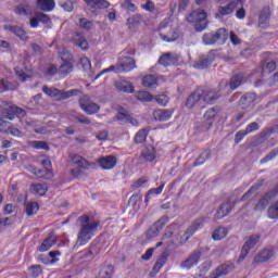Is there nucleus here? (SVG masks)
Here are the masks:
<instances>
[{
	"mask_svg": "<svg viewBox=\"0 0 278 278\" xmlns=\"http://www.w3.org/2000/svg\"><path fill=\"white\" fill-rule=\"evenodd\" d=\"M78 223V233L77 240L75 243V249H79V247H86L90 240H92L97 229H99V220L90 219V216L83 215L77 218Z\"/></svg>",
	"mask_w": 278,
	"mask_h": 278,
	"instance_id": "1",
	"label": "nucleus"
},
{
	"mask_svg": "<svg viewBox=\"0 0 278 278\" xmlns=\"http://www.w3.org/2000/svg\"><path fill=\"white\" fill-rule=\"evenodd\" d=\"M16 116H25V110L16 106L7 104L2 111V115L0 117V131L8 134V121H14Z\"/></svg>",
	"mask_w": 278,
	"mask_h": 278,
	"instance_id": "2",
	"label": "nucleus"
},
{
	"mask_svg": "<svg viewBox=\"0 0 278 278\" xmlns=\"http://www.w3.org/2000/svg\"><path fill=\"white\" fill-rule=\"evenodd\" d=\"M134 68H136V60L131 56H124L122 58L121 64L112 65L109 68L103 70L94 77V79H99L104 73H129L134 71Z\"/></svg>",
	"mask_w": 278,
	"mask_h": 278,
	"instance_id": "3",
	"label": "nucleus"
},
{
	"mask_svg": "<svg viewBox=\"0 0 278 278\" xmlns=\"http://www.w3.org/2000/svg\"><path fill=\"white\" fill-rule=\"evenodd\" d=\"M188 23L193 25L195 31L207 29V13L205 10H194L187 16Z\"/></svg>",
	"mask_w": 278,
	"mask_h": 278,
	"instance_id": "4",
	"label": "nucleus"
},
{
	"mask_svg": "<svg viewBox=\"0 0 278 278\" xmlns=\"http://www.w3.org/2000/svg\"><path fill=\"white\" fill-rule=\"evenodd\" d=\"M42 92H45L50 99H54V101H66V99H71V97H77L79 90L72 89L68 91H64L54 87L43 86Z\"/></svg>",
	"mask_w": 278,
	"mask_h": 278,
	"instance_id": "5",
	"label": "nucleus"
},
{
	"mask_svg": "<svg viewBox=\"0 0 278 278\" xmlns=\"http://www.w3.org/2000/svg\"><path fill=\"white\" fill-rule=\"evenodd\" d=\"M229 38V30L227 28H219L215 34L214 33H206L203 35L202 40L204 45H225L227 39Z\"/></svg>",
	"mask_w": 278,
	"mask_h": 278,
	"instance_id": "6",
	"label": "nucleus"
},
{
	"mask_svg": "<svg viewBox=\"0 0 278 278\" xmlns=\"http://www.w3.org/2000/svg\"><path fill=\"white\" fill-rule=\"evenodd\" d=\"M60 58L62 60V64L59 67V74L60 75H71L73 73V54L68 52L67 50H62L60 52Z\"/></svg>",
	"mask_w": 278,
	"mask_h": 278,
	"instance_id": "7",
	"label": "nucleus"
},
{
	"mask_svg": "<svg viewBox=\"0 0 278 278\" xmlns=\"http://www.w3.org/2000/svg\"><path fill=\"white\" fill-rule=\"evenodd\" d=\"M186 108L189 110H201L205 108V105H203V89H197L188 97Z\"/></svg>",
	"mask_w": 278,
	"mask_h": 278,
	"instance_id": "8",
	"label": "nucleus"
},
{
	"mask_svg": "<svg viewBox=\"0 0 278 278\" xmlns=\"http://www.w3.org/2000/svg\"><path fill=\"white\" fill-rule=\"evenodd\" d=\"M260 235H252L248 239H245V242L241 249V253L238 258L239 264L240 262H244L251 249H255L257 242H260Z\"/></svg>",
	"mask_w": 278,
	"mask_h": 278,
	"instance_id": "9",
	"label": "nucleus"
},
{
	"mask_svg": "<svg viewBox=\"0 0 278 278\" xmlns=\"http://www.w3.org/2000/svg\"><path fill=\"white\" fill-rule=\"evenodd\" d=\"M79 106L85 112V114H88L89 116H92V114H97L101 106L99 104L90 101V96H83L79 99Z\"/></svg>",
	"mask_w": 278,
	"mask_h": 278,
	"instance_id": "10",
	"label": "nucleus"
},
{
	"mask_svg": "<svg viewBox=\"0 0 278 278\" xmlns=\"http://www.w3.org/2000/svg\"><path fill=\"white\" fill-rule=\"evenodd\" d=\"M203 252L201 250H194L185 261L180 263V268L184 270H190L194 268L201 262V256Z\"/></svg>",
	"mask_w": 278,
	"mask_h": 278,
	"instance_id": "11",
	"label": "nucleus"
},
{
	"mask_svg": "<svg viewBox=\"0 0 278 278\" xmlns=\"http://www.w3.org/2000/svg\"><path fill=\"white\" fill-rule=\"evenodd\" d=\"M277 254V250L273 247H267L261 250L254 257L255 264H264V262H269Z\"/></svg>",
	"mask_w": 278,
	"mask_h": 278,
	"instance_id": "12",
	"label": "nucleus"
},
{
	"mask_svg": "<svg viewBox=\"0 0 278 278\" xmlns=\"http://www.w3.org/2000/svg\"><path fill=\"white\" fill-rule=\"evenodd\" d=\"M203 225H205V218L204 217H200V218L195 219L187 228L186 232L182 235L184 242H188V240H190V238L193 237L194 233H197V231H199V229H201V227H203Z\"/></svg>",
	"mask_w": 278,
	"mask_h": 278,
	"instance_id": "13",
	"label": "nucleus"
},
{
	"mask_svg": "<svg viewBox=\"0 0 278 278\" xmlns=\"http://www.w3.org/2000/svg\"><path fill=\"white\" fill-rule=\"evenodd\" d=\"M236 206V202L228 200L226 203L222 204L219 210L215 214V220H220V218H225L231 210Z\"/></svg>",
	"mask_w": 278,
	"mask_h": 278,
	"instance_id": "14",
	"label": "nucleus"
},
{
	"mask_svg": "<svg viewBox=\"0 0 278 278\" xmlns=\"http://www.w3.org/2000/svg\"><path fill=\"white\" fill-rule=\"evenodd\" d=\"M168 223V217H162L161 219H159L153 227H151L148 230V236L149 238H155L156 236H159L160 231L162 229H164L165 225Z\"/></svg>",
	"mask_w": 278,
	"mask_h": 278,
	"instance_id": "15",
	"label": "nucleus"
},
{
	"mask_svg": "<svg viewBox=\"0 0 278 278\" xmlns=\"http://www.w3.org/2000/svg\"><path fill=\"white\" fill-rule=\"evenodd\" d=\"M98 164L103 170H112L116 166V157L113 155L102 156L98 159Z\"/></svg>",
	"mask_w": 278,
	"mask_h": 278,
	"instance_id": "16",
	"label": "nucleus"
},
{
	"mask_svg": "<svg viewBox=\"0 0 278 278\" xmlns=\"http://www.w3.org/2000/svg\"><path fill=\"white\" fill-rule=\"evenodd\" d=\"M157 62L161 66H173V64L179 62V59L177 58V54L167 52L161 55Z\"/></svg>",
	"mask_w": 278,
	"mask_h": 278,
	"instance_id": "17",
	"label": "nucleus"
},
{
	"mask_svg": "<svg viewBox=\"0 0 278 278\" xmlns=\"http://www.w3.org/2000/svg\"><path fill=\"white\" fill-rule=\"evenodd\" d=\"M244 0H233L227 5L218 8V14L220 16H229V14H233L236 8H238V3H242Z\"/></svg>",
	"mask_w": 278,
	"mask_h": 278,
	"instance_id": "18",
	"label": "nucleus"
},
{
	"mask_svg": "<svg viewBox=\"0 0 278 278\" xmlns=\"http://www.w3.org/2000/svg\"><path fill=\"white\" fill-rule=\"evenodd\" d=\"M141 23H142V15L135 14L127 18L126 25H127L129 31L136 33V31H138Z\"/></svg>",
	"mask_w": 278,
	"mask_h": 278,
	"instance_id": "19",
	"label": "nucleus"
},
{
	"mask_svg": "<svg viewBox=\"0 0 278 278\" xmlns=\"http://www.w3.org/2000/svg\"><path fill=\"white\" fill-rule=\"evenodd\" d=\"M168 262V254L162 253L159 258L156 260V263L154 264L152 271L150 273V277H155L162 268H164V265Z\"/></svg>",
	"mask_w": 278,
	"mask_h": 278,
	"instance_id": "20",
	"label": "nucleus"
},
{
	"mask_svg": "<svg viewBox=\"0 0 278 278\" xmlns=\"http://www.w3.org/2000/svg\"><path fill=\"white\" fill-rule=\"evenodd\" d=\"M170 116H173V111L159 109L153 112L154 121H159L164 123L166 121H170Z\"/></svg>",
	"mask_w": 278,
	"mask_h": 278,
	"instance_id": "21",
	"label": "nucleus"
},
{
	"mask_svg": "<svg viewBox=\"0 0 278 278\" xmlns=\"http://www.w3.org/2000/svg\"><path fill=\"white\" fill-rule=\"evenodd\" d=\"M91 10H108L110 2L108 0H84Z\"/></svg>",
	"mask_w": 278,
	"mask_h": 278,
	"instance_id": "22",
	"label": "nucleus"
},
{
	"mask_svg": "<svg viewBox=\"0 0 278 278\" xmlns=\"http://www.w3.org/2000/svg\"><path fill=\"white\" fill-rule=\"evenodd\" d=\"M36 5L41 12H53L55 10V0H37Z\"/></svg>",
	"mask_w": 278,
	"mask_h": 278,
	"instance_id": "23",
	"label": "nucleus"
},
{
	"mask_svg": "<svg viewBox=\"0 0 278 278\" xmlns=\"http://www.w3.org/2000/svg\"><path fill=\"white\" fill-rule=\"evenodd\" d=\"M55 242H58V238L53 235H50L42 241L38 251H40V253H45L46 251H49V249H51V247H53Z\"/></svg>",
	"mask_w": 278,
	"mask_h": 278,
	"instance_id": "24",
	"label": "nucleus"
},
{
	"mask_svg": "<svg viewBox=\"0 0 278 278\" xmlns=\"http://www.w3.org/2000/svg\"><path fill=\"white\" fill-rule=\"evenodd\" d=\"M214 62V52H210L205 58L200 59L195 64H194V68H207V66H210V64H212Z\"/></svg>",
	"mask_w": 278,
	"mask_h": 278,
	"instance_id": "25",
	"label": "nucleus"
},
{
	"mask_svg": "<svg viewBox=\"0 0 278 278\" xmlns=\"http://www.w3.org/2000/svg\"><path fill=\"white\" fill-rule=\"evenodd\" d=\"M70 157H71V161L73 162V164H76V166H79V168L86 169L89 166H92V164H90V162H88L86 159H84L79 154H71Z\"/></svg>",
	"mask_w": 278,
	"mask_h": 278,
	"instance_id": "26",
	"label": "nucleus"
},
{
	"mask_svg": "<svg viewBox=\"0 0 278 278\" xmlns=\"http://www.w3.org/2000/svg\"><path fill=\"white\" fill-rule=\"evenodd\" d=\"M4 29L7 31H11V34H14L20 38V40H27V33L23 30V28L18 26H12V25H4Z\"/></svg>",
	"mask_w": 278,
	"mask_h": 278,
	"instance_id": "27",
	"label": "nucleus"
},
{
	"mask_svg": "<svg viewBox=\"0 0 278 278\" xmlns=\"http://www.w3.org/2000/svg\"><path fill=\"white\" fill-rule=\"evenodd\" d=\"M155 148L153 146L146 147L141 152V157L144 162H153L155 160Z\"/></svg>",
	"mask_w": 278,
	"mask_h": 278,
	"instance_id": "28",
	"label": "nucleus"
},
{
	"mask_svg": "<svg viewBox=\"0 0 278 278\" xmlns=\"http://www.w3.org/2000/svg\"><path fill=\"white\" fill-rule=\"evenodd\" d=\"M220 98V94L216 90H203L202 100L203 103H215L217 99Z\"/></svg>",
	"mask_w": 278,
	"mask_h": 278,
	"instance_id": "29",
	"label": "nucleus"
},
{
	"mask_svg": "<svg viewBox=\"0 0 278 278\" xmlns=\"http://www.w3.org/2000/svg\"><path fill=\"white\" fill-rule=\"evenodd\" d=\"M30 173H33V175H35V177H38L39 179H51V177H53V173L51 172V169H38L36 167H33L30 169Z\"/></svg>",
	"mask_w": 278,
	"mask_h": 278,
	"instance_id": "30",
	"label": "nucleus"
},
{
	"mask_svg": "<svg viewBox=\"0 0 278 278\" xmlns=\"http://www.w3.org/2000/svg\"><path fill=\"white\" fill-rule=\"evenodd\" d=\"M256 99L257 96L255 93H245L241 97L240 104L243 105V108H251Z\"/></svg>",
	"mask_w": 278,
	"mask_h": 278,
	"instance_id": "31",
	"label": "nucleus"
},
{
	"mask_svg": "<svg viewBox=\"0 0 278 278\" xmlns=\"http://www.w3.org/2000/svg\"><path fill=\"white\" fill-rule=\"evenodd\" d=\"M262 186H264V179H260L257 180L256 184H254L241 198V201H247V199H249L251 197V194L257 192V190H260V188H262Z\"/></svg>",
	"mask_w": 278,
	"mask_h": 278,
	"instance_id": "32",
	"label": "nucleus"
},
{
	"mask_svg": "<svg viewBox=\"0 0 278 278\" xmlns=\"http://www.w3.org/2000/svg\"><path fill=\"white\" fill-rule=\"evenodd\" d=\"M74 43L76 45V47H79V49H81L83 51H88L89 49V45H88V40L86 39V37L77 34L74 37Z\"/></svg>",
	"mask_w": 278,
	"mask_h": 278,
	"instance_id": "33",
	"label": "nucleus"
},
{
	"mask_svg": "<svg viewBox=\"0 0 278 278\" xmlns=\"http://www.w3.org/2000/svg\"><path fill=\"white\" fill-rule=\"evenodd\" d=\"M142 86L144 88H157V78L151 74L146 75L142 78Z\"/></svg>",
	"mask_w": 278,
	"mask_h": 278,
	"instance_id": "34",
	"label": "nucleus"
},
{
	"mask_svg": "<svg viewBox=\"0 0 278 278\" xmlns=\"http://www.w3.org/2000/svg\"><path fill=\"white\" fill-rule=\"evenodd\" d=\"M30 190L35 194H39V197H45V194H47V190H49V187L47 184H36L30 186Z\"/></svg>",
	"mask_w": 278,
	"mask_h": 278,
	"instance_id": "35",
	"label": "nucleus"
},
{
	"mask_svg": "<svg viewBox=\"0 0 278 278\" xmlns=\"http://www.w3.org/2000/svg\"><path fill=\"white\" fill-rule=\"evenodd\" d=\"M113 275H114V267L112 265H105L100 268V271L97 278H112Z\"/></svg>",
	"mask_w": 278,
	"mask_h": 278,
	"instance_id": "36",
	"label": "nucleus"
},
{
	"mask_svg": "<svg viewBox=\"0 0 278 278\" xmlns=\"http://www.w3.org/2000/svg\"><path fill=\"white\" fill-rule=\"evenodd\" d=\"M242 79H244L243 74H237L232 76L229 81L230 89L236 90L237 88H240V86L242 85Z\"/></svg>",
	"mask_w": 278,
	"mask_h": 278,
	"instance_id": "37",
	"label": "nucleus"
},
{
	"mask_svg": "<svg viewBox=\"0 0 278 278\" xmlns=\"http://www.w3.org/2000/svg\"><path fill=\"white\" fill-rule=\"evenodd\" d=\"M116 88L121 92H128V93L134 92V85L129 81H125V80L119 81L116 84Z\"/></svg>",
	"mask_w": 278,
	"mask_h": 278,
	"instance_id": "38",
	"label": "nucleus"
},
{
	"mask_svg": "<svg viewBox=\"0 0 278 278\" xmlns=\"http://www.w3.org/2000/svg\"><path fill=\"white\" fill-rule=\"evenodd\" d=\"M15 12L20 16H27V14H29V12H31V5H29V3H27V2L21 3L16 7Z\"/></svg>",
	"mask_w": 278,
	"mask_h": 278,
	"instance_id": "39",
	"label": "nucleus"
},
{
	"mask_svg": "<svg viewBox=\"0 0 278 278\" xmlns=\"http://www.w3.org/2000/svg\"><path fill=\"white\" fill-rule=\"evenodd\" d=\"M78 26L80 29H84L85 31H90V29L94 28V23L86 17H81L78 21Z\"/></svg>",
	"mask_w": 278,
	"mask_h": 278,
	"instance_id": "40",
	"label": "nucleus"
},
{
	"mask_svg": "<svg viewBox=\"0 0 278 278\" xmlns=\"http://www.w3.org/2000/svg\"><path fill=\"white\" fill-rule=\"evenodd\" d=\"M164 190V184L161 185L157 188H152L148 191V193L146 194V203H149V201H151V197H157L159 194H162V191Z\"/></svg>",
	"mask_w": 278,
	"mask_h": 278,
	"instance_id": "41",
	"label": "nucleus"
},
{
	"mask_svg": "<svg viewBox=\"0 0 278 278\" xmlns=\"http://www.w3.org/2000/svg\"><path fill=\"white\" fill-rule=\"evenodd\" d=\"M211 153L210 150H205L203 151L199 157L195 160V162L193 163L194 166H202V164H205V162H207V160H210Z\"/></svg>",
	"mask_w": 278,
	"mask_h": 278,
	"instance_id": "42",
	"label": "nucleus"
},
{
	"mask_svg": "<svg viewBox=\"0 0 278 278\" xmlns=\"http://www.w3.org/2000/svg\"><path fill=\"white\" fill-rule=\"evenodd\" d=\"M213 240H223L224 238H227V229L224 227H219L214 230L212 235Z\"/></svg>",
	"mask_w": 278,
	"mask_h": 278,
	"instance_id": "43",
	"label": "nucleus"
},
{
	"mask_svg": "<svg viewBox=\"0 0 278 278\" xmlns=\"http://www.w3.org/2000/svg\"><path fill=\"white\" fill-rule=\"evenodd\" d=\"M38 210H40V206L37 202H28L26 203V214L27 216H34V214L38 213Z\"/></svg>",
	"mask_w": 278,
	"mask_h": 278,
	"instance_id": "44",
	"label": "nucleus"
},
{
	"mask_svg": "<svg viewBox=\"0 0 278 278\" xmlns=\"http://www.w3.org/2000/svg\"><path fill=\"white\" fill-rule=\"evenodd\" d=\"M147 136H149V129H140L135 136L136 144H142L147 140Z\"/></svg>",
	"mask_w": 278,
	"mask_h": 278,
	"instance_id": "45",
	"label": "nucleus"
},
{
	"mask_svg": "<svg viewBox=\"0 0 278 278\" xmlns=\"http://www.w3.org/2000/svg\"><path fill=\"white\" fill-rule=\"evenodd\" d=\"M180 36L181 33H179L177 29H174L172 36L161 35V39L164 40V42H175L176 40H179Z\"/></svg>",
	"mask_w": 278,
	"mask_h": 278,
	"instance_id": "46",
	"label": "nucleus"
},
{
	"mask_svg": "<svg viewBox=\"0 0 278 278\" xmlns=\"http://www.w3.org/2000/svg\"><path fill=\"white\" fill-rule=\"evenodd\" d=\"M267 216L271 220H278V200L274 205L269 206L267 211Z\"/></svg>",
	"mask_w": 278,
	"mask_h": 278,
	"instance_id": "47",
	"label": "nucleus"
},
{
	"mask_svg": "<svg viewBox=\"0 0 278 278\" xmlns=\"http://www.w3.org/2000/svg\"><path fill=\"white\" fill-rule=\"evenodd\" d=\"M29 147H31V149L49 151V144L47 141H30Z\"/></svg>",
	"mask_w": 278,
	"mask_h": 278,
	"instance_id": "48",
	"label": "nucleus"
},
{
	"mask_svg": "<svg viewBox=\"0 0 278 278\" xmlns=\"http://www.w3.org/2000/svg\"><path fill=\"white\" fill-rule=\"evenodd\" d=\"M138 101L150 102L153 101V96L149 91H139L136 94Z\"/></svg>",
	"mask_w": 278,
	"mask_h": 278,
	"instance_id": "49",
	"label": "nucleus"
},
{
	"mask_svg": "<svg viewBox=\"0 0 278 278\" xmlns=\"http://www.w3.org/2000/svg\"><path fill=\"white\" fill-rule=\"evenodd\" d=\"M15 74L21 79V81H27V79H31V73H27L18 67L15 68Z\"/></svg>",
	"mask_w": 278,
	"mask_h": 278,
	"instance_id": "50",
	"label": "nucleus"
},
{
	"mask_svg": "<svg viewBox=\"0 0 278 278\" xmlns=\"http://www.w3.org/2000/svg\"><path fill=\"white\" fill-rule=\"evenodd\" d=\"M76 123H80L81 125H90V118L86 117L81 113H76L73 115Z\"/></svg>",
	"mask_w": 278,
	"mask_h": 278,
	"instance_id": "51",
	"label": "nucleus"
},
{
	"mask_svg": "<svg viewBox=\"0 0 278 278\" xmlns=\"http://www.w3.org/2000/svg\"><path fill=\"white\" fill-rule=\"evenodd\" d=\"M216 114H218V110L216 108H211L204 113L205 121H213L216 118Z\"/></svg>",
	"mask_w": 278,
	"mask_h": 278,
	"instance_id": "52",
	"label": "nucleus"
},
{
	"mask_svg": "<svg viewBox=\"0 0 278 278\" xmlns=\"http://www.w3.org/2000/svg\"><path fill=\"white\" fill-rule=\"evenodd\" d=\"M81 68L84 71H90V68H92V64L90 63V59H88L87 56H83L80 58V62H79Z\"/></svg>",
	"mask_w": 278,
	"mask_h": 278,
	"instance_id": "53",
	"label": "nucleus"
},
{
	"mask_svg": "<svg viewBox=\"0 0 278 278\" xmlns=\"http://www.w3.org/2000/svg\"><path fill=\"white\" fill-rule=\"evenodd\" d=\"M278 155V148L274 149L269 152L264 159L261 160V164H266V162H270V160H275Z\"/></svg>",
	"mask_w": 278,
	"mask_h": 278,
	"instance_id": "54",
	"label": "nucleus"
},
{
	"mask_svg": "<svg viewBox=\"0 0 278 278\" xmlns=\"http://www.w3.org/2000/svg\"><path fill=\"white\" fill-rule=\"evenodd\" d=\"M37 18L39 23H43V25H51V17L42 12L37 13Z\"/></svg>",
	"mask_w": 278,
	"mask_h": 278,
	"instance_id": "55",
	"label": "nucleus"
},
{
	"mask_svg": "<svg viewBox=\"0 0 278 278\" xmlns=\"http://www.w3.org/2000/svg\"><path fill=\"white\" fill-rule=\"evenodd\" d=\"M242 3H244V1L243 2H238V5H240V8L236 12V17L239 18V21H242L247 17V11L242 7Z\"/></svg>",
	"mask_w": 278,
	"mask_h": 278,
	"instance_id": "56",
	"label": "nucleus"
},
{
	"mask_svg": "<svg viewBox=\"0 0 278 278\" xmlns=\"http://www.w3.org/2000/svg\"><path fill=\"white\" fill-rule=\"evenodd\" d=\"M249 136V134L247 132V130H239L236 135H235V142L236 144H240V142H242V140L244 139V137Z\"/></svg>",
	"mask_w": 278,
	"mask_h": 278,
	"instance_id": "57",
	"label": "nucleus"
},
{
	"mask_svg": "<svg viewBox=\"0 0 278 278\" xmlns=\"http://www.w3.org/2000/svg\"><path fill=\"white\" fill-rule=\"evenodd\" d=\"M141 9L146 10V12H155V3L151 0H147L144 4H141Z\"/></svg>",
	"mask_w": 278,
	"mask_h": 278,
	"instance_id": "58",
	"label": "nucleus"
},
{
	"mask_svg": "<svg viewBox=\"0 0 278 278\" xmlns=\"http://www.w3.org/2000/svg\"><path fill=\"white\" fill-rule=\"evenodd\" d=\"M58 73H60V70H58V66L52 64L47 67L45 75L53 77V75H56Z\"/></svg>",
	"mask_w": 278,
	"mask_h": 278,
	"instance_id": "59",
	"label": "nucleus"
},
{
	"mask_svg": "<svg viewBox=\"0 0 278 278\" xmlns=\"http://www.w3.org/2000/svg\"><path fill=\"white\" fill-rule=\"evenodd\" d=\"M260 130V124L257 122H252L245 127L247 134H253V131Z\"/></svg>",
	"mask_w": 278,
	"mask_h": 278,
	"instance_id": "60",
	"label": "nucleus"
},
{
	"mask_svg": "<svg viewBox=\"0 0 278 278\" xmlns=\"http://www.w3.org/2000/svg\"><path fill=\"white\" fill-rule=\"evenodd\" d=\"M29 273L33 277H38L42 273V267L40 265H33L29 267Z\"/></svg>",
	"mask_w": 278,
	"mask_h": 278,
	"instance_id": "61",
	"label": "nucleus"
},
{
	"mask_svg": "<svg viewBox=\"0 0 278 278\" xmlns=\"http://www.w3.org/2000/svg\"><path fill=\"white\" fill-rule=\"evenodd\" d=\"M59 5L64 9L65 12H73V2L71 1H61Z\"/></svg>",
	"mask_w": 278,
	"mask_h": 278,
	"instance_id": "62",
	"label": "nucleus"
},
{
	"mask_svg": "<svg viewBox=\"0 0 278 278\" xmlns=\"http://www.w3.org/2000/svg\"><path fill=\"white\" fill-rule=\"evenodd\" d=\"M276 68H277V63H275V61H270L266 63L263 71L264 73H273V71H275Z\"/></svg>",
	"mask_w": 278,
	"mask_h": 278,
	"instance_id": "63",
	"label": "nucleus"
},
{
	"mask_svg": "<svg viewBox=\"0 0 278 278\" xmlns=\"http://www.w3.org/2000/svg\"><path fill=\"white\" fill-rule=\"evenodd\" d=\"M92 250H84L78 253V257H81L83 260H92Z\"/></svg>",
	"mask_w": 278,
	"mask_h": 278,
	"instance_id": "64",
	"label": "nucleus"
}]
</instances>
